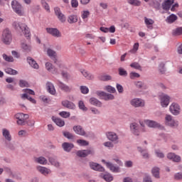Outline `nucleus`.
I'll return each instance as SVG.
<instances>
[{
    "label": "nucleus",
    "mask_w": 182,
    "mask_h": 182,
    "mask_svg": "<svg viewBox=\"0 0 182 182\" xmlns=\"http://www.w3.org/2000/svg\"><path fill=\"white\" fill-rule=\"evenodd\" d=\"M80 90L81 93H82V95H87V93H89V88L86 86H83V85L80 86Z\"/></svg>",
    "instance_id": "47"
},
{
    "label": "nucleus",
    "mask_w": 182,
    "mask_h": 182,
    "mask_svg": "<svg viewBox=\"0 0 182 182\" xmlns=\"http://www.w3.org/2000/svg\"><path fill=\"white\" fill-rule=\"evenodd\" d=\"M165 124L166 126H170V127H177L178 123L173 119V117L170 114H166L165 117Z\"/></svg>",
    "instance_id": "7"
},
{
    "label": "nucleus",
    "mask_w": 182,
    "mask_h": 182,
    "mask_svg": "<svg viewBox=\"0 0 182 182\" xmlns=\"http://www.w3.org/2000/svg\"><path fill=\"white\" fill-rule=\"evenodd\" d=\"M78 106L81 110H83L84 112H86L87 110V108L85 107V103L83 101H80L78 103Z\"/></svg>",
    "instance_id": "56"
},
{
    "label": "nucleus",
    "mask_w": 182,
    "mask_h": 182,
    "mask_svg": "<svg viewBox=\"0 0 182 182\" xmlns=\"http://www.w3.org/2000/svg\"><path fill=\"white\" fill-rule=\"evenodd\" d=\"M127 4L133 6H140L141 1L140 0H127Z\"/></svg>",
    "instance_id": "36"
},
{
    "label": "nucleus",
    "mask_w": 182,
    "mask_h": 182,
    "mask_svg": "<svg viewBox=\"0 0 182 182\" xmlns=\"http://www.w3.org/2000/svg\"><path fill=\"white\" fill-rule=\"evenodd\" d=\"M143 123H144V125L146 124V126H148V127L158 128V129H164V127L160 125V124H159L156 122H154L153 120L146 119L144 121Z\"/></svg>",
    "instance_id": "9"
},
{
    "label": "nucleus",
    "mask_w": 182,
    "mask_h": 182,
    "mask_svg": "<svg viewBox=\"0 0 182 182\" xmlns=\"http://www.w3.org/2000/svg\"><path fill=\"white\" fill-rule=\"evenodd\" d=\"M15 117L17 119L16 123L18 126H25L26 120L29 119V115L23 113H17L15 114Z\"/></svg>",
    "instance_id": "4"
},
{
    "label": "nucleus",
    "mask_w": 182,
    "mask_h": 182,
    "mask_svg": "<svg viewBox=\"0 0 182 182\" xmlns=\"http://www.w3.org/2000/svg\"><path fill=\"white\" fill-rule=\"evenodd\" d=\"M23 92H24V94L21 95V99H27V100H29L31 103H33V105H36V100L29 96L30 95H35V91L31 89H24L23 90Z\"/></svg>",
    "instance_id": "3"
},
{
    "label": "nucleus",
    "mask_w": 182,
    "mask_h": 182,
    "mask_svg": "<svg viewBox=\"0 0 182 182\" xmlns=\"http://www.w3.org/2000/svg\"><path fill=\"white\" fill-rule=\"evenodd\" d=\"M172 35L173 36H180L182 35V27H178L173 30Z\"/></svg>",
    "instance_id": "38"
},
{
    "label": "nucleus",
    "mask_w": 182,
    "mask_h": 182,
    "mask_svg": "<svg viewBox=\"0 0 182 182\" xmlns=\"http://www.w3.org/2000/svg\"><path fill=\"white\" fill-rule=\"evenodd\" d=\"M59 115L64 119H68V117H70V112H68L66 111H63L59 113Z\"/></svg>",
    "instance_id": "49"
},
{
    "label": "nucleus",
    "mask_w": 182,
    "mask_h": 182,
    "mask_svg": "<svg viewBox=\"0 0 182 182\" xmlns=\"http://www.w3.org/2000/svg\"><path fill=\"white\" fill-rule=\"evenodd\" d=\"M104 180L107 182L113 181V176L110 173H106L103 176Z\"/></svg>",
    "instance_id": "45"
},
{
    "label": "nucleus",
    "mask_w": 182,
    "mask_h": 182,
    "mask_svg": "<svg viewBox=\"0 0 182 182\" xmlns=\"http://www.w3.org/2000/svg\"><path fill=\"white\" fill-rule=\"evenodd\" d=\"M97 95L104 100H113V99H114V96L113 95L107 94L105 92H100V91L97 92Z\"/></svg>",
    "instance_id": "12"
},
{
    "label": "nucleus",
    "mask_w": 182,
    "mask_h": 182,
    "mask_svg": "<svg viewBox=\"0 0 182 182\" xmlns=\"http://www.w3.org/2000/svg\"><path fill=\"white\" fill-rule=\"evenodd\" d=\"M68 23H76L77 22V16L70 15L68 17Z\"/></svg>",
    "instance_id": "37"
},
{
    "label": "nucleus",
    "mask_w": 182,
    "mask_h": 182,
    "mask_svg": "<svg viewBox=\"0 0 182 182\" xmlns=\"http://www.w3.org/2000/svg\"><path fill=\"white\" fill-rule=\"evenodd\" d=\"M105 89L107 91H108L109 93H114L116 92V89L110 85L106 86Z\"/></svg>",
    "instance_id": "57"
},
{
    "label": "nucleus",
    "mask_w": 182,
    "mask_h": 182,
    "mask_svg": "<svg viewBox=\"0 0 182 182\" xmlns=\"http://www.w3.org/2000/svg\"><path fill=\"white\" fill-rule=\"evenodd\" d=\"M3 136L5 137L6 140L11 141V134H9V131L7 129H3Z\"/></svg>",
    "instance_id": "42"
},
{
    "label": "nucleus",
    "mask_w": 182,
    "mask_h": 182,
    "mask_svg": "<svg viewBox=\"0 0 182 182\" xmlns=\"http://www.w3.org/2000/svg\"><path fill=\"white\" fill-rule=\"evenodd\" d=\"M27 62L33 69H39V65L31 57L27 58Z\"/></svg>",
    "instance_id": "28"
},
{
    "label": "nucleus",
    "mask_w": 182,
    "mask_h": 182,
    "mask_svg": "<svg viewBox=\"0 0 182 182\" xmlns=\"http://www.w3.org/2000/svg\"><path fill=\"white\" fill-rule=\"evenodd\" d=\"M176 21H177V16H176L174 14L170 15L166 18V22L168 23H173V22H176Z\"/></svg>",
    "instance_id": "39"
},
{
    "label": "nucleus",
    "mask_w": 182,
    "mask_h": 182,
    "mask_svg": "<svg viewBox=\"0 0 182 182\" xmlns=\"http://www.w3.org/2000/svg\"><path fill=\"white\" fill-rule=\"evenodd\" d=\"M82 75H83L84 77H85L86 79H88L89 80L93 79V75L92 74L89 73L87 71L85 70H80Z\"/></svg>",
    "instance_id": "40"
},
{
    "label": "nucleus",
    "mask_w": 182,
    "mask_h": 182,
    "mask_svg": "<svg viewBox=\"0 0 182 182\" xmlns=\"http://www.w3.org/2000/svg\"><path fill=\"white\" fill-rule=\"evenodd\" d=\"M38 171L43 174V176H48V174H50V169L43 167V166H38L37 167Z\"/></svg>",
    "instance_id": "27"
},
{
    "label": "nucleus",
    "mask_w": 182,
    "mask_h": 182,
    "mask_svg": "<svg viewBox=\"0 0 182 182\" xmlns=\"http://www.w3.org/2000/svg\"><path fill=\"white\" fill-rule=\"evenodd\" d=\"M90 102L91 103V105H93V106L102 107V102H100V101H99L95 97L90 98Z\"/></svg>",
    "instance_id": "33"
},
{
    "label": "nucleus",
    "mask_w": 182,
    "mask_h": 182,
    "mask_svg": "<svg viewBox=\"0 0 182 182\" xmlns=\"http://www.w3.org/2000/svg\"><path fill=\"white\" fill-rule=\"evenodd\" d=\"M54 11L56 16H58L60 21H61L63 23L66 22V16H65V15L62 14L60 8L55 7L54 9Z\"/></svg>",
    "instance_id": "13"
},
{
    "label": "nucleus",
    "mask_w": 182,
    "mask_h": 182,
    "mask_svg": "<svg viewBox=\"0 0 182 182\" xmlns=\"http://www.w3.org/2000/svg\"><path fill=\"white\" fill-rule=\"evenodd\" d=\"M47 55L49 56V58H50V59H52V60H53L55 62V63H56V52L50 48H48L47 50Z\"/></svg>",
    "instance_id": "25"
},
{
    "label": "nucleus",
    "mask_w": 182,
    "mask_h": 182,
    "mask_svg": "<svg viewBox=\"0 0 182 182\" xmlns=\"http://www.w3.org/2000/svg\"><path fill=\"white\" fill-rule=\"evenodd\" d=\"M1 42H3L4 45H11V43L12 42V32H11L9 28H6L3 31Z\"/></svg>",
    "instance_id": "2"
},
{
    "label": "nucleus",
    "mask_w": 182,
    "mask_h": 182,
    "mask_svg": "<svg viewBox=\"0 0 182 182\" xmlns=\"http://www.w3.org/2000/svg\"><path fill=\"white\" fill-rule=\"evenodd\" d=\"M71 5L73 8H77L79 6V2L77 0H71Z\"/></svg>",
    "instance_id": "61"
},
{
    "label": "nucleus",
    "mask_w": 182,
    "mask_h": 182,
    "mask_svg": "<svg viewBox=\"0 0 182 182\" xmlns=\"http://www.w3.org/2000/svg\"><path fill=\"white\" fill-rule=\"evenodd\" d=\"M46 31L48 33H50L52 36H55V38H60L61 36L60 31L57 28H47Z\"/></svg>",
    "instance_id": "16"
},
{
    "label": "nucleus",
    "mask_w": 182,
    "mask_h": 182,
    "mask_svg": "<svg viewBox=\"0 0 182 182\" xmlns=\"http://www.w3.org/2000/svg\"><path fill=\"white\" fill-rule=\"evenodd\" d=\"M52 120L59 127H63V126H65V121H63V119L60 118H56L55 117H53Z\"/></svg>",
    "instance_id": "29"
},
{
    "label": "nucleus",
    "mask_w": 182,
    "mask_h": 182,
    "mask_svg": "<svg viewBox=\"0 0 182 182\" xmlns=\"http://www.w3.org/2000/svg\"><path fill=\"white\" fill-rule=\"evenodd\" d=\"M174 4V0H165L162 4V8L164 11H168L171 8V5Z\"/></svg>",
    "instance_id": "21"
},
{
    "label": "nucleus",
    "mask_w": 182,
    "mask_h": 182,
    "mask_svg": "<svg viewBox=\"0 0 182 182\" xmlns=\"http://www.w3.org/2000/svg\"><path fill=\"white\" fill-rule=\"evenodd\" d=\"M77 143L79 146H89V142L83 139H77Z\"/></svg>",
    "instance_id": "51"
},
{
    "label": "nucleus",
    "mask_w": 182,
    "mask_h": 182,
    "mask_svg": "<svg viewBox=\"0 0 182 182\" xmlns=\"http://www.w3.org/2000/svg\"><path fill=\"white\" fill-rule=\"evenodd\" d=\"M19 86H20V87H28L29 84L28 83V82H26L23 80H20Z\"/></svg>",
    "instance_id": "53"
},
{
    "label": "nucleus",
    "mask_w": 182,
    "mask_h": 182,
    "mask_svg": "<svg viewBox=\"0 0 182 182\" xmlns=\"http://www.w3.org/2000/svg\"><path fill=\"white\" fill-rule=\"evenodd\" d=\"M90 168H92V170H95L96 171H105V168L102 167V166L95 162H90Z\"/></svg>",
    "instance_id": "19"
},
{
    "label": "nucleus",
    "mask_w": 182,
    "mask_h": 182,
    "mask_svg": "<svg viewBox=\"0 0 182 182\" xmlns=\"http://www.w3.org/2000/svg\"><path fill=\"white\" fill-rule=\"evenodd\" d=\"M63 136L68 139L69 140H73V139H75V136H73V134H72V133L69 132H63Z\"/></svg>",
    "instance_id": "46"
},
{
    "label": "nucleus",
    "mask_w": 182,
    "mask_h": 182,
    "mask_svg": "<svg viewBox=\"0 0 182 182\" xmlns=\"http://www.w3.org/2000/svg\"><path fill=\"white\" fill-rule=\"evenodd\" d=\"M139 50V43H134L133 48L129 50L130 53H136Z\"/></svg>",
    "instance_id": "54"
},
{
    "label": "nucleus",
    "mask_w": 182,
    "mask_h": 182,
    "mask_svg": "<svg viewBox=\"0 0 182 182\" xmlns=\"http://www.w3.org/2000/svg\"><path fill=\"white\" fill-rule=\"evenodd\" d=\"M144 182H152L151 178H150V176L146 175L145 177L144 178Z\"/></svg>",
    "instance_id": "64"
},
{
    "label": "nucleus",
    "mask_w": 182,
    "mask_h": 182,
    "mask_svg": "<svg viewBox=\"0 0 182 182\" xmlns=\"http://www.w3.org/2000/svg\"><path fill=\"white\" fill-rule=\"evenodd\" d=\"M139 124L141 125V129L139 128V124L136 122L132 123L130 124V130L134 136H139L140 133H144V132H147V129L144 127V122L140 121Z\"/></svg>",
    "instance_id": "1"
},
{
    "label": "nucleus",
    "mask_w": 182,
    "mask_h": 182,
    "mask_svg": "<svg viewBox=\"0 0 182 182\" xmlns=\"http://www.w3.org/2000/svg\"><path fill=\"white\" fill-rule=\"evenodd\" d=\"M100 80L106 82L107 80H112V77L110 75H102L99 77Z\"/></svg>",
    "instance_id": "43"
},
{
    "label": "nucleus",
    "mask_w": 182,
    "mask_h": 182,
    "mask_svg": "<svg viewBox=\"0 0 182 182\" xmlns=\"http://www.w3.org/2000/svg\"><path fill=\"white\" fill-rule=\"evenodd\" d=\"M159 71L164 74L166 72V68H164V63H161L159 67Z\"/></svg>",
    "instance_id": "62"
},
{
    "label": "nucleus",
    "mask_w": 182,
    "mask_h": 182,
    "mask_svg": "<svg viewBox=\"0 0 182 182\" xmlns=\"http://www.w3.org/2000/svg\"><path fill=\"white\" fill-rule=\"evenodd\" d=\"M11 8L16 14L19 15V16H22V15H23V9H22V6L16 0H14L11 2Z\"/></svg>",
    "instance_id": "5"
},
{
    "label": "nucleus",
    "mask_w": 182,
    "mask_h": 182,
    "mask_svg": "<svg viewBox=\"0 0 182 182\" xmlns=\"http://www.w3.org/2000/svg\"><path fill=\"white\" fill-rule=\"evenodd\" d=\"M144 23H145V25H146V27L148 28V29H153V24L154 23V20L145 17Z\"/></svg>",
    "instance_id": "31"
},
{
    "label": "nucleus",
    "mask_w": 182,
    "mask_h": 182,
    "mask_svg": "<svg viewBox=\"0 0 182 182\" xmlns=\"http://www.w3.org/2000/svg\"><path fill=\"white\" fill-rule=\"evenodd\" d=\"M4 71L7 75H18V71H16V70H14L10 68H6Z\"/></svg>",
    "instance_id": "41"
},
{
    "label": "nucleus",
    "mask_w": 182,
    "mask_h": 182,
    "mask_svg": "<svg viewBox=\"0 0 182 182\" xmlns=\"http://www.w3.org/2000/svg\"><path fill=\"white\" fill-rule=\"evenodd\" d=\"M21 48L24 52H31L32 50V46L26 43H21Z\"/></svg>",
    "instance_id": "34"
},
{
    "label": "nucleus",
    "mask_w": 182,
    "mask_h": 182,
    "mask_svg": "<svg viewBox=\"0 0 182 182\" xmlns=\"http://www.w3.org/2000/svg\"><path fill=\"white\" fill-rule=\"evenodd\" d=\"M73 130L76 134H79L80 136H85L86 134V132H85V129L80 125L74 126Z\"/></svg>",
    "instance_id": "18"
},
{
    "label": "nucleus",
    "mask_w": 182,
    "mask_h": 182,
    "mask_svg": "<svg viewBox=\"0 0 182 182\" xmlns=\"http://www.w3.org/2000/svg\"><path fill=\"white\" fill-rule=\"evenodd\" d=\"M47 90L50 95H56V90L55 89V86L50 82H48L46 83Z\"/></svg>",
    "instance_id": "23"
},
{
    "label": "nucleus",
    "mask_w": 182,
    "mask_h": 182,
    "mask_svg": "<svg viewBox=\"0 0 182 182\" xmlns=\"http://www.w3.org/2000/svg\"><path fill=\"white\" fill-rule=\"evenodd\" d=\"M62 146L65 151H70L75 147V145L71 143L65 142L62 144Z\"/></svg>",
    "instance_id": "30"
},
{
    "label": "nucleus",
    "mask_w": 182,
    "mask_h": 182,
    "mask_svg": "<svg viewBox=\"0 0 182 182\" xmlns=\"http://www.w3.org/2000/svg\"><path fill=\"white\" fill-rule=\"evenodd\" d=\"M130 67L136 69V70H141V65L139 63H132L130 64Z\"/></svg>",
    "instance_id": "44"
},
{
    "label": "nucleus",
    "mask_w": 182,
    "mask_h": 182,
    "mask_svg": "<svg viewBox=\"0 0 182 182\" xmlns=\"http://www.w3.org/2000/svg\"><path fill=\"white\" fill-rule=\"evenodd\" d=\"M155 153L156 156L159 157V159H163L164 157V154H163L161 151L156 150Z\"/></svg>",
    "instance_id": "63"
},
{
    "label": "nucleus",
    "mask_w": 182,
    "mask_h": 182,
    "mask_svg": "<svg viewBox=\"0 0 182 182\" xmlns=\"http://www.w3.org/2000/svg\"><path fill=\"white\" fill-rule=\"evenodd\" d=\"M102 163H104V164H105V166L109 168V170L111 171H112L113 173H119V167L116 166L114 165H113V164L110 163V162H106V161H105V159H102Z\"/></svg>",
    "instance_id": "15"
},
{
    "label": "nucleus",
    "mask_w": 182,
    "mask_h": 182,
    "mask_svg": "<svg viewBox=\"0 0 182 182\" xmlns=\"http://www.w3.org/2000/svg\"><path fill=\"white\" fill-rule=\"evenodd\" d=\"M167 157L169 160H172L173 161H175L176 163H178V161H181V157L173 153L168 154Z\"/></svg>",
    "instance_id": "24"
},
{
    "label": "nucleus",
    "mask_w": 182,
    "mask_h": 182,
    "mask_svg": "<svg viewBox=\"0 0 182 182\" xmlns=\"http://www.w3.org/2000/svg\"><path fill=\"white\" fill-rule=\"evenodd\" d=\"M151 173L155 178H160V168L154 167L152 168Z\"/></svg>",
    "instance_id": "35"
},
{
    "label": "nucleus",
    "mask_w": 182,
    "mask_h": 182,
    "mask_svg": "<svg viewBox=\"0 0 182 182\" xmlns=\"http://www.w3.org/2000/svg\"><path fill=\"white\" fill-rule=\"evenodd\" d=\"M58 87L60 88L61 90H63V92H72V87H69L67 85L64 84L62 82H59L58 83Z\"/></svg>",
    "instance_id": "20"
},
{
    "label": "nucleus",
    "mask_w": 182,
    "mask_h": 182,
    "mask_svg": "<svg viewBox=\"0 0 182 182\" xmlns=\"http://www.w3.org/2000/svg\"><path fill=\"white\" fill-rule=\"evenodd\" d=\"M17 26H19L21 31L23 32L26 38H31V31L26 23H18Z\"/></svg>",
    "instance_id": "6"
},
{
    "label": "nucleus",
    "mask_w": 182,
    "mask_h": 182,
    "mask_svg": "<svg viewBox=\"0 0 182 182\" xmlns=\"http://www.w3.org/2000/svg\"><path fill=\"white\" fill-rule=\"evenodd\" d=\"M119 73L120 76H127V71L122 68H119Z\"/></svg>",
    "instance_id": "59"
},
{
    "label": "nucleus",
    "mask_w": 182,
    "mask_h": 182,
    "mask_svg": "<svg viewBox=\"0 0 182 182\" xmlns=\"http://www.w3.org/2000/svg\"><path fill=\"white\" fill-rule=\"evenodd\" d=\"M48 160L52 166H55V167H59V162H58L55 159L50 157L48 159Z\"/></svg>",
    "instance_id": "50"
},
{
    "label": "nucleus",
    "mask_w": 182,
    "mask_h": 182,
    "mask_svg": "<svg viewBox=\"0 0 182 182\" xmlns=\"http://www.w3.org/2000/svg\"><path fill=\"white\" fill-rule=\"evenodd\" d=\"M129 77L130 79H134L135 77H140V74L135 72H132L129 74Z\"/></svg>",
    "instance_id": "58"
},
{
    "label": "nucleus",
    "mask_w": 182,
    "mask_h": 182,
    "mask_svg": "<svg viewBox=\"0 0 182 182\" xmlns=\"http://www.w3.org/2000/svg\"><path fill=\"white\" fill-rule=\"evenodd\" d=\"M35 162L38 163V164H43V165L48 164V160L43 156L35 158Z\"/></svg>",
    "instance_id": "32"
},
{
    "label": "nucleus",
    "mask_w": 182,
    "mask_h": 182,
    "mask_svg": "<svg viewBox=\"0 0 182 182\" xmlns=\"http://www.w3.org/2000/svg\"><path fill=\"white\" fill-rule=\"evenodd\" d=\"M169 111L174 116H177V114H180V105L178 104L173 102L169 107Z\"/></svg>",
    "instance_id": "11"
},
{
    "label": "nucleus",
    "mask_w": 182,
    "mask_h": 182,
    "mask_svg": "<svg viewBox=\"0 0 182 182\" xmlns=\"http://www.w3.org/2000/svg\"><path fill=\"white\" fill-rule=\"evenodd\" d=\"M46 69L51 73H58V70L49 62L46 63Z\"/></svg>",
    "instance_id": "26"
},
{
    "label": "nucleus",
    "mask_w": 182,
    "mask_h": 182,
    "mask_svg": "<svg viewBox=\"0 0 182 182\" xmlns=\"http://www.w3.org/2000/svg\"><path fill=\"white\" fill-rule=\"evenodd\" d=\"M3 59H4L6 62H14V57L7 55L6 54H3Z\"/></svg>",
    "instance_id": "52"
},
{
    "label": "nucleus",
    "mask_w": 182,
    "mask_h": 182,
    "mask_svg": "<svg viewBox=\"0 0 182 182\" xmlns=\"http://www.w3.org/2000/svg\"><path fill=\"white\" fill-rule=\"evenodd\" d=\"M89 15H90V12H89V11H84L82 13V19H86V18H87L89 16Z\"/></svg>",
    "instance_id": "60"
},
{
    "label": "nucleus",
    "mask_w": 182,
    "mask_h": 182,
    "mask_svg": "<svg viewBox=\"0 0 182 182\" xmlns=\"http://www.w3.org/2000/svg\"><path fill=\"white\" fill-rule=\"evenodd\" d=\"M93 153H95V151L90 149L78 151L77 152V156H78V157H87L89 154H93Z\"/></svg>",
    "instance_id": "17"
},
{
    "label": "nucleus",
    "mask_w": 182,
    "mask_h": 182,
    "mask_svg": "<svg viewBox=\"0 0 182 182\" xmlns=\"http://www.w3.org/2000/svg\"><path fill=\"white\" fill-rule=\"evenodd\" d=\"M138 150L141 153L144 159H149V154L146 149L142 150L141 147H138Z\"/></svg>",
    "instance_id": "48"
},
{
    "label": "nucleus",
    "mask_w": 182,
    "mask_h": 182,
    "mask_svg": "<svg viewBox=\"0 0 182 182\" xmlns=\"http://www.w3.org/2000/svg\"><path fill=\"white\" fill-rule=\"evenodd\" d=\"M41 4L44 9H46L47 12H49V11H50V9L49 8V5L48 4V3H46L45 0H41Z\"/></svg>",
    "instance_id": "55"
},
{
    "label": "nucleus",
    "mask_w": 182,
    "mask_h": 182,
    "mask_svg": "<svg viewBox=\"0 0 182 182\" xmlns=\"http://www.w3.org/2000/svg\"><path fill=\"white\" fill-rule=\"evenodd\" d=\"M162 107H167L170 103V97L166 94L159 96Z\"/></svg>",
    "instance_id": "10"
},
{
    "label": "nucleus",
    "mask_w": 182,
    "mask_h": 182,
    "mask_svg": "<svg viewBox=\"0 0 182 182\" xmlns=\"http://www.w3.org/2000/svg\"><path fill=\"white\" fill-rule=\"evenodd\" d=\"M62 105L64 107H66L67 109H75L76 108V105H75V104H73V102H70L68 100H63L62 102Z\"/></svg>",
    "instance_id": "22"
},
{
    "label": "nucleus",
    "mask_w": 182,
    "mask_h": 182,
    "mask_svg": "<svg viewBox=\"0 0 182 182\" xmlns=\"http://www.w3.org/2000/svg\"><path fill=\"white\" fill-rule=\"evenodd\" d=\"M130 105L133 107H144L145 102L144 100L140 98H134L130 100Z\"/></svg>",
    "instance_id": "8"
},
{
    "label": "nucleus",
    "mask_w": 182,
    "mask_h": 182,
    "mask_svg": "<svg viewBox=\"0 0 182 182\" xmlns=\"http://www.w3.org/2000/svg\"><path fill=\"white\" fill-rule=\"evenodd\" d=\"M106 136L108 140L113 141L114 143H119V136L117 134L113 132H107Z\"/></svg>",
    "instance_id": "14"
}]
</instances>
